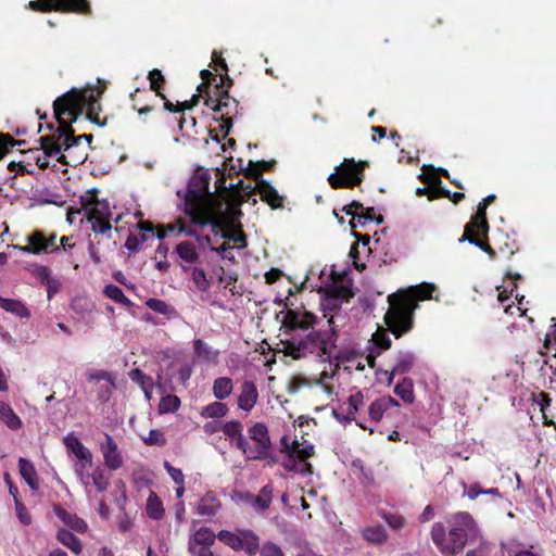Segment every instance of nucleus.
I'll return each instance as SVG.
<instances>
[{
	"label": "nucleus",
	"instance_id": "obj_1",
	"mask_svg": "<svg viewBox=\"0 0 556 556\" xmlns=\"http://www.w3.org/2000/svg\"><path fill=\"white\" fill-rule=\"evenodd\" d=\"M281 319V345L285 354L293 358L313 355L321 361H329V369L325 368L318 380L314 383L323 388L327 394L333 393V387L328 380L336 375L332 368L331 356L336 349L337 331L336 320L339 315H332L328 319V330H309L316 323V317L305 309H287Z\"/></svg>",
	"mask_w": 556,
	"mask_h": 556
},
{
	"label": "nucleus",
	"instance_id": "obj_2",
	"mask_svg": "<svg viewBox=\"0 0 556 556\" xmlns=\"http://www.w3.org/2000/svg\"><path fill=\"white\" fill-rule=\"evenodd\" d=\"M103 89H99L97 94L93 91L72 89L63 96L56 98L53 102L54 115L59 122L55 132L42 136L39 142L43 153L48 156H58V161L63 164H70L66 155L62 151L71 152L78 146V140H86L88 143L92 140V135H80L75 137L71 126L84 110L87 108V115L92 122H98L93 116L99 109L98 100Z\"/></svg>",
	"mask_w": 556,
	"mask_h": 556
},
{
	"label": "nucleus",
	"instance_id": "obj_3",
	"mask_svg": "<svg viewBox=\"0 0 556 556\" xmlns=\"http://www.w3.org/2000/svg\"><path fill=\"white\" fill-rule=\"evenodd\" d=\"M205 176L192 177L185 190H178L185 213L198 225L217 224L222 219L223 203L210 192Z\"/></svg>",
	"mask_w": 556,
	"mask_h": 556
},
{
	"label": "nucleus",
	"instance_id": "obj_4",
	"mask_svg": "<svg viewBox=\"0 0 556 556\" xmlns=\"http://www.w3.org/2000/svg\"><path fill=\"white\" fill-rule=\"evenodd\" d=\"M435 290L433 283L424 282L410 287L407 291H401L389 296L390 307L384 315V321L389 330L400 338L413 328L414 311L417 308L416 301L432 298Z\"/></svg>",
	"mask_w": 556,
	"mask_h": 556
},
{
	"label": "nucleus",
	"instance_id": "obj_5",
	"mask_svg": "<svg viewBox=\"0 0 556 556\" xmlns=\"http://www.w3.org/2000/svg\"><path fill=\"white\" fill-rule=\"evenodd\" d=\"M450 530L443 523L435 522L431 529V539L444 556H455L460 553L468 539L477 534L473 518L465 511L457 513L448 519Z\"/></svg>",
	"mask_w": 556,
	"mask_h": 556
},
{
	"label": "nucleus",
	"instance_id": "obj_6",
	"mask_svg": "<svg viewBox=\"0 0 556 556\" xmlns=\"http://www.w3.org/2000/svg\"><path fill=\"white\" fill-rule=\"evenodd\" d=\"M281 453L286 454V457L281 462V466L287 471H292L301 476L312 473V465L307 459L314 455L313 444L307 441H290L288 437H282Z\"/></svg>",
	"mask_w": 556,
	"mask_h": 556
},
{
	"label": "nucleus",
	"instance_id": "obj_7",
	"mask_svg": "<svg viewBox=\"0 0 556 556\" xmlns=\"http://www.w3.org/2000/svg\"><path fill=\"white\" fill-rule=\"evenodd\" d=\"M248 434L245 446L242 448L245 458L249 460L267 458L271 445L267 427L263 422H255L249 428Z\"/></svg>",
	"mask_w": 556,
	"mask_h": 556
},
{
	"label": "nucleus",
	"instance_id": "obj_8",
	"mask_svg": "<svg viewBox=\"0 0 556 556\" xmlns=\"http://www.w3.org/2000/svg\"><path fill=\"white\" fill-rule=\"evenodd\" d=\"M365 163H356L353 159H344L336 167V173L328 177L332 188H353L362 182Z\"/></svg>",
	"mask_w": 556,
	"mask_h": 556
},
{
	"label": "nucleus",
	"instance_id": "obj_9",
	"mask_svg": "<svg viewBox=\"0 0 556 556\" xmlns=\"http://www.w3.org/2000/svg\"><path fill=\"white\" fill-rule=\"evenodd\" d=\"M217 539L233 551H244L253 556L258 553L260 538L251 530L237 529L235 532L222 530Z\"/></svg>",
	"mask_w": 556,
	"mask_h": 556
},
{
	"label": "nucleus",
	"instance_id": "obj_10",
	"mask_svg": "<svg viewBox=\"0 0 556 556\" xmlns=\"http://www.w3.org/2000/svg\"><path fill=\"white\" fill-rule=\"evenodd\" d=\"M25 245H12V248L34 255L51 254L59 251L56 233L35 230L25 237Z\"/></svg>",
	"mask_w": 556,
	"mask_h": 556
},
{
	"label": "nucleus",
	"instance_id": "obj_11",
	"mask_svg": "<svg viewBox=\"0 0 556 556\" xmlns=\"http://www.w3.org/2000/svg\"><path fill=\"white\" fill-rule=\"evenodd\" d=\"M28 7L43 12L56 10L88 13L90 11L87 0H37L30 1Z\"/></svg>",
	"mask_w": 556,
	"mask_h": 556
},
{
	"label": "nucleus",
	"instance_id": "obj_12",
	"mask_svg": "<svg viewBox=\"0 0 556 556\" xmlns=\"http://www.w3.org/2000/svg\"><path fill=\"white\" fill-rule=\"evenodd\" d=\"M99 447L103 456L104 465L110 470H117L124 465L123 453L109 433H104V439L100 442Z\"/></svg>",
	"mask_w": 556,
	"mask_h": 556
},
{
	"label": "nucleus",
	"instance_id": "obj_13",
	"mask_svg": "<svg viewBox=\"0 0 556 556\" xmlns=\"http://www.w3.org/2000/svg\"><path fill=\"white\" fill-rule=\"evenodd\" d=\"M182 271L189 273L190 281L193 286V291L200 293L201 300H206V294L212 287V279L208 278L204 268L200 266L180 265Z\"/></svg>",
	"mask_w": 556,
	"mask_h": 556
},
{
	"label": "nucleus",
	"instance_id": "obj_14",
	"mask_svg": "<svg viewBox=\"0 0 556 556\" xmlns=\"http://www.w3.org/2000/svg\"><path fill=\"white\" fill-rule=\"evenodd\" d=\"M258 401L257 387L253 381L245 380L240 387L238 407L244 412H251Z\"/></svg>",
	"mask_w": 556,
	"mask_h": 556
},
{
	"label": "nucleus",
	"instance_id": "obj_15",
	"mask_svg": "<svg viewBox=\"0 0 556 556\" xmlns=\"http://www.w3.org/2000/svg\"><path fill=\"white\" fill-rule=\"evenodd\" d=\"M400 406V403L392 396H381L375 400L368 407V416L371 421L378 422L382 419L384 414H388L392 408Z\"/></svg>",
	"mask_w": 556,
	"mask_h": 556
},
{
	"label": "nucleus",
	"instance_id": "obj_16",
	"mask_svg": "<svg viewBox=\"0 0 556 556\" xmlns=\"http://www.w3.org/2000/svg\"><path fill=\"white\" fill-rule=\"evenodd\" d=\"M220 502L213 492L203 495L195 507V513L204 518L214 517L220 509Z\"/></svg>",
	"mask_w": 556,
	"mask_h": 556
},
{
	"label": "nucleus",
	"instance_id": "obj_17",
	"mask_svg": "<svg viewBox=\"0 0 556 556\" xmlns=\"http://www.w3.org/2000/svg\"><path fill=\"white\" fill-rule=\"evenodd\" d=\"M222 430L226 438L235 443L236 447L242 452L245 446V437L242 433L243 426L239 420H230L223 425Z\"/></svg>",
	"mask_w": 556,
	"mask_h": 556
},
{
	"label": "nucleus",
	"instance_id": "obj_18",
	"mask_svg": "<svg viewBox=\"0 0 556 556\" xmlns=\"http://www.w3.org/2000/svg\"><path fill=\"white\" fill-rule=\"evenodd\" d=\"M193 352L195 357L202 363L216 364L218 362L219 351L201 339L193 341Z\"/></svg>",
	"mask_w": 556,
	"mask_h": 556
},
{
	"label": "nucleus",
	"instance_id": "obj_19",
	"mask_svg": "<svg viewBox=\"0 0 556 556\" xmlns=\"http://www.w3.org/2000/svg\"><path fill=\"white\" fill-rule=\"evenodd\" d=\"M175 253L184 262L181 265L191 266L199 262L200 253L194 243L190 241H182L175 248Z\"/></svg>",
	"mask_w": 556,
	"mask_h": 556
},
{
	"label": "nucleus",
	"instance_id": "obj_20",
	"mask_svg": "<svg viewBox=\"0 0 556 556\" xmlns=\"http://www.w3.org/2000/svg\"><path fill=\"white\" fill-rule=\"evenodd\" d=\"M215 539H217V534H215L210 528H200L191 536L189 542V549L191 553H195L194 545H200L201 547L207 548L214 544Z\"/></svg>",
	"mask_w": 556,
	"mask_h": 556
},
{
	"label": "nucleus",
	"instance_id": "obj_21",
	"mask_svg": "<svg viewBox=\"0 0 556 556\" xmlns=\"http://www.w3.org/2000/svg\"><path fill=\"white\" fill-rule=\"evenodd\" d=\"M18 470L22 478L25 480L28 486L31 490L37 491L39 489V483L37 471L35 469L34 464L30 460L21 457L18 459Z\"/></svg>",
	"mask_w": 556,
	"mask_h": 556
},
{
	"label": "nucleus",
	"instance_id": "obj_22",
	"mask_svg": "<svg viewBox=\"0 0 556 556\" xmlns=\"http://www.w3.org/2000/svg\"><path fill=\"white\" fill-rule=\"evenodd\" d=\"M257 191L261 200L268 203L273 208L280 207L282 205V198L278 194L276 189L268 182L262 180L257 185Z\"/></svg>",
	"mask_w": 556,
	"mask_h": 556
},
{
	"label": "nucleus",
	"instance_id": "obj_23",
	"mask_svg": "<svg viewBox=\"0 0 556 556\" xmlns=\"http://www.w3.org/2000/svg\"><path fill=\"white\" fill-rule=\"evenodd\" d=\"M55 515L60 520L64 522L67 527L71 529L77 531V532H85L87 530V523L77 517L75 514H72L64 508L56 506L54 508Z\"/></svg>",
	"mask_w": 556,
	"mask_h": 556
},
{
	"label": "nucleus",
	"instance_id": "obj_24",
	"mask_svg": "<svg viewBox=\"0 0 556 556\" xmlns=\"http://www.w3.org/2000/svg\"><path fill=\"white\" fill-rule=\"evenodd\" d=\"M486 203H479L476 216L466 226V232L477 231L482 235H486L489 230V225L485 218Z\"/></svg>",
	"mask_w": 556,
	"mask_h": 556
},
{
	"label": "nucleus",
	"instance_id": "obj_25",
	"mask_svg": "<svg viewBox=\"0 0 556 556\" xmlns=\"http://www.w3.org/2000/svg\"><path fill=\"white\" fill-rule=\"evenodd\" d=\"M64 444L67 451L75 455L77 459H89L91 452L81 443V441L74 434H67L64 438Z\"/></svg>",
	"mask_w": 556,
	"mask_h": 556
},
{
	"label": "nucleus",
	"instance_id": "obj_26",
	"mask_svg": "<svg viewBox=\"0 0 556 556\" xmlns=\"http://www.w3.org/2000/svg\"><path fill=\"white\" fill-rule=\"evenodd\" d=\"M0 421L3 422L11 430H18L22 428L21 418L13 412L12 407L0 401Z\"/></svg>",
	"mask_w": 556,
	"mask_h": 556
},
{
	"label": "nucleus",
	"instance_id": "obj_27",
	"mask_svg": "<svg viewBox=\"0 0 556 556\" xmlns=\"http://www.w3.org/2000/svg\"><path fill=\"white\" fill-rule=\"evenodd\" d=\"M0 307L20 318H28L30 316L29 309L20 300L0 296Z\"/></svg>",
	"mask_w": 556,
	"mask_h": 556
},
{
	"label": "nucleus",
	"instance_id": "obj_28",
	"mask_svg": "<svg viewBox=\"0 0 556 556\" xmlns=\"http://www.w3.org/2000/svg\"><path fill=\"white\" fill-rule=\"evenodd\" d=\"M230 101H232L233 103L236 102L235 99H230L229 98L227 90H222L219 92V98L218 99H214L212 96H210L207 93V97L205 99V104L208 108H211L213 111L218 112L222 115H225V114L229 113L227 111V108H228Z\"/></svg>",
	"mask_w": 556,
	"mask_h": 556
},
{
	"label": "nucleus",
	"instance_id": "obj_29",
	"mask_svg": "<svg viewBox=\"0 0 556 556\" xmlns=\"http://www.w3.org/2000/svg\"><path fill=\"white\" fill-rule=\"evenodd\" d=\"M232 390H233V382L230 378L219 377L214 380L212 391H213V395L217 400L222 401V400L227 399L232 393Z\"/></svg>",
	"mask_w": 556,
	"mask_h": 556
},
{
	"label": "nucleus",
	"instance_id": "obj_30",
	"mask_svg": "<svg viewBox=\"0 0 556 556\" xmlns=\"http://www.w3.org/2000/svg\"><path fill=\"white\" fill-rule=\"evenodd\" d=\"M362 534L363 538L371 544H383L388 539L387 530L383 526L365 528Z\"/></svg>",
	"mask_w": 556,
	"mask_h": 556
},
{
	"label": "nucleus",
	"instance_id": "obj_31",
	"mask_svg": "<svg viewBox=\"0 0 556 556\" xmlns=\"http://www.w3.org/2000/svg\"><path fill=\"white\" fill-rule=\"evenodd\" d=\"M147 514L150 518L159 520L164 515V507L156 493L151 491L146 505Z\"/></svg>",
	"mask_w": 556,
	"mask_h": 556
},
{
	"label": "nucleus",
	"instance_id": "obj_32",
	"mask_svg": "<svg viewBox=\"0 0 556 556\" xmlns=\"http://www.w3.org/2000/svg\"><path fill=\"white\" fill-rule=\"evenodd\" d=\"M415 355L408 351H401L396 356L394 372L405 374L412 369L415 364Z\"/></svg>",
	"mask_w": 556,
	"mask_h": 556
},
{
	"label": "nucleus",
	"instance_id": "obj_33",
	"mask_svg": "<svg viewBox=\"0 0 556 556\" xmlns=\"http://www.w3.org/2000/svg\"><path fill=\"white\" fill-rule=\"evenodd\" d=\"M56 538L64 546L68 547L75 554L80 553L83 547L81 542L68 530H59Z\"/></svg>",
	"mask_w": 556,
	"mask_h": 556
},
{
	"label": "nucleus",
	"instance_id": "obj_34",
	"mask_svg": "<svg viewBox=\"0 0 556 556\" xmlns=\"http://www.w3.org/2000/svg\"><path fill=\"white\" fill-rule=\"evenodd\" d=\"M34 276L40 280L41 283L46 285L48 288V296L51 298V283L58 285V280L51 276V270L49 267L43 265H35L33 268Z\"/></svg>",
	"mask_w": 556,
	"mask_h": 556
},
{
	"label": "nucleus",
	"instance_id": "obj_35",
	"mask_svg": "<svg viewBox=\"0 0 556 556\" xmlns=\"http://www.w3.org/2000/svg\"><path fill=\"white\" fill-rule=\"evenodd\" d=\"M227 413V405L217 401L204 406L201 410V416L204 418H220L226 416Z\"/></svg>",
	"mask_w": 556,
	"mask_h": 556
},
{
	"label": "nucleus",
	"instance_id": "obj_36",
	"mask_svg": "<svg viewBox=\"0 0 556 556\" xmlns=\"http://www.w3.org/2000/svg\"><path fill=\"white\" fill-rule=\"evenodd\" d=\"M394 393L406 403L414 402L413 381L409 378H404L402 382L397 383L394 388Z\"/></svg>",
	"mask_w": 556,
	"mask_h": 556
},
{
	"label": "nucleus",
	"instance_id": "obj_37",
	"mask_svg": "<svg viewBox=\"0 0 556 556\" xmlns=\"http://www.w3.org/2000/svg\"><path fill=\"white\" fill-rule=\"evenodd\" d=\"M109 484L110 477L106 475L105 470L101 467L94 468L91 472V485H93L98 492H104Z\"/></svg>",
	"mask_w": 556,
	"mask_h": 556
},
{
	"label": "nucleus",
	"instance_id": "obj_38",
	"mask_svg": "<svg viewBox=\"0 0 556 556\" xmlns=\"http://www.w3.org/2000/svg\"><path fill=\"white\" fill-rule=\"evenodd\" d=\"M104 294L116 303L123 304L126 307L132 305L131 301L124 294L123 290L115 285H108L104 288Z\"/></svg>",
	"mask_w": 556,
	"mask_h": 556
},
{
	"label": "nucleus",
	"instance_id": "obj_39",
	"mask_svg": "<svg viewBox=\"0 0 556 556\" xmlns=\"http://www.w3.org/2000/svg\"><path fill=\"white\" fill-rule=\"evenodd\" d=\"M87 216L89 220L109 218L111 216V212L108 202H94L89 208Z\"/></svg>",
	"mask_w": 556,
	"mask_h": 556
},
{
	"label": "nucleus",
	"instance_id": "obj_40",
	"mask_svg": "<svg viewBox=\"0 0 556 556\" xmlns=\"http://www.w3.org/2000/svg\"><path fill=\"white\" fill-rule=\"evenodd\" d=\"M146 305L153 312L161 315L170 316L175 313L173 306L160 299L151 298L146 302Z\"/></svg>",
	"mask_w": 556,
	"mask_h": 556
},
{
	"label": "nucleus",
	"instance_id": "obj_41",
	"mask_svg": "<svg viewBox=\"0 0 556 556\" xmlns=\"http://www.w3.org/2000/svg\"><path fill=\"white\" fill-rule=\"evenodd\" d=\"M180 406V400L176 395H165L161 399L159 405L160 414H168L176 412Z\"/></svg>",
	"mask_w": 556,
	"mask_h": 556
},
{
	"label": "nucleus",
	"instance_id": "obj_42",
	"mask_svg": "<svg viewBox=\"0 0 556 556\" xmlns=\"http://www.w3.org/2000/svg\"><path fill=\"white\" fill-rule=\"evenodd\" d=\"M480 232H477L476 235L473 233V231H469L468 233L465 231V233L463 235V237L459 239V242H464L465 240H468L470 243L475 244L476 247L482 249L483 251H485L491 257H494L495 256V252L492 250V248L484 243L483 241L479 240L477 238V235H479Z\"/></svg>",
	"mask_w": 556,
	"mask_h": 556
},
{
	"label": "nucleus",
	"instance_id": "obj_43",
	"mask_svg": "<svg viewBox=\"0 0 556 556\" xmlns=\"http://www.w3.org/2000/svg\"><path fill=\"white\" fill-rule=\"evenodd\" d=\"M271 503V488L265 485L262 488L260 494L255 497L254 504L260 509H266Z\"/></svg>",
	"mask_w": 556,
	"mask_h": 556
},
{
	"label": "nucleus",
	"instance_id": "obj_44",
	"mask_svg": "<svg viewBox=\"0 0 556 556\" xmlns=\"http://www.w3.org/2000/svg\"><path fill=\"white\" fill-rule=\"evenodd\" d=\"M364 406V395L361 391L351 394L348 399V409L350 415H355Z\"/></svg>",
	"mask_w": 556,
	"mask_h": 556
},
{
	"label": "nucleus",
	"instance_id": "obj_45",
	"mask_svg": "<svg viewBox=\"0 0 556 556\" xmlns=\"http://www.w3.org/2000/svg\"><path fill=\"white\" fill-rule=\"evenodd\" d=\"M129 377L134 382L138 383L141 389H147L149 386H153L152 379L140 369H132L129 372Z\"/></svg>",
	"mask_w": 556,
	"mask_h": 556
},
{
	"label": "nucleus",
	"instance_id": "obj_46",
	"mask_svg": "<svg viewBox=\"0 0 556 556\" xmlns=\"http://www.w3.org/2000/svg\"><path fill=\"white\" fill-rule=\"evenodd\" d=\"M258 552L261 553V556H285L281 548L273 543V542H266L260 546Z\"/></svg>",
	"mask_w": 556,
	"mask_h": 556
},
{
	"label": "nucleus",
	"instance_id": "obj_47",
	"mask_svg": "<svg viewBox=\"0 0 556 556\" xmlns=\"http://www.w3.org/2000/svg\"><path fill=\"white\" fill-rule=\"evenodd\" d=\"M148 444L164 445L166 443L164 433L159 429L150 430L148 437L144 439Z\"/></svg>",
	"mask_w": 556,
	"mask_h": 556
},
{
	"label": "nucleus",
	"instance_id": "obj_48",
	"mask_svg": "<svg viewBox=\"0 0 556 556\" xmlns=\"http://www.w3.org/2000/svg\"><path fill=\"white\" fill-rule=\"evenodd\" d=\"M164 467L176 484H184L185 477L180 469L173 467L168 462L164 463Z\"/></svg>",
	"mask_w": 556,
	"mask_h": 556
},
{
	"label": "nucleus",
	"instance_id": "obj_49",
	"mask_svg": "<svg viewBox=\"0 0 556 556\" xmlns=\"http://www.w3.org/2000/svg\"><path fill=\"white\" fill-rule=\"evenodd\" d=\"M15 508H16V515H17V518L20 519V521L23 525H29L31 522V517H30V514L28 513L27 508L18 501H16Z\"/></svg>",
	"mask_w": 556,
	"mask_h": 556
},
{
	"label": "nucleus",
	"instance_id": "obj_50",
	"mask_svg": "<svg viewBox=\"0 0 556 556\" xmlns=\"http://www.w3.org/2000/svg\"><path fill=\"white\" fill-rule=\"evenodd\" d=\"M89 222L91 223L92 230L94 232L105 233L106 231L111 230V224L109 223L108 218L93 219Z\"/></svg>",
	"mask_w": 556,
	"mask_h": 556
},
{
	"label": "nucleus",
	"instance_id": "obj_51",
	"mask_svg": "<svg viewBox=\"0 0 556 556\" xmlns=\"http://www.w3.org/2000/svg\"><path fill=\"white\" fill-rule=\"evenodd\" d=\"M16 142L9 135H0V159H2Z\"/></svg>",
	"mask_w": 556,
	"mask_h": 556
},
{
	"label": "nucleus",
	"instance_id": "obj_52",
	"mask_svg": "<svg viewBox=\"0 0 556 556\" xmlns=\"http://www.w3.org/2000/svg\"><path fill=\"white\" fill-rule=\"evenodd\" d=\"M92 465V455H89V459H77L74 465V470L77 477H83L87 472L88 468Z\"/></svg>",
	"mask_w": 556,
	"mask_h": 556
},
{
	"label": "nucleus",
	"instance_id": "obj_53",
	"mask_svg": "<svg viewBox=\"0 0 556 556\" xmlns=\"http://www.w3.org/2000/svg\"><path fill=\"white\" fill-rule=\"evenodd\" d=\"M374 341L375 344L382 350H388L391 346V339L382 332H376L374 334Z\"/></svg>",
	"mask_w": 556,
	"mask_h": 556
},
{
	"label": "nucleus",
	"instance_id": "obj_54",
	"mask_svg": "<svg viewBox=\"0 0 556 556\" xmlns=\"http://www.w3.org/2000/svg\"><path fill=\"white\" fill-rule=\"evenodd\" d=\"M228 240L232 241L236 244H239L240 248L245 247V237L241 231H231L224 236Z\"/></svg>",
	"mask_w": 556,
	"mask_h": 556
},
{
	"label": "nucleus",
	"instance_id": "obj_55",
	"mask_svg": "<svg viewBox=\"0 0 556 556\" xmlns=\"http://www.w3.org/2000/svg\"><path fill=\"white\" fill-rule=\"evenodd\" d=\"M149 79H150L151 88L153 90H157L159 84L164 80V77H163L161 71L154 68L149 73Z\"/></svg>",
	"mask_w": 556,
	"mask_h": 556
},
{
	"label": "nucleus",
	"instance_id": "obj_56",
	"mask_svg": "<svg viewBox=\"0 0 556 556\" xmlns=\"http://www.w3.org/2000/svg\"><path fill=\"white\" fill-rule=\"evenodd\" d=\"M212 250L218 253L224 260L235 261V255L231 252V247L225 243L218 248H213Z\"/></svg>",
	"mask_w": 556,
	"mask_h": 556
},
{
	"label": "nucleus",
	"instance_id": "obj_57",
	"mask_svg": "<svg viewBox=\"0 0 556 556\" xmlns=\"http://www.w3.org/2000/svg\"><path fill=\"white\" fill-rule=\"evenodd\" d=\"M387 523L393 529H400L404 526L405 520L399 515H389L384 517Z\"/></svg>",
	"mask_w": 556,
	"mask_h": 556
},
{
	"label": "nucleus",
	"instance_id": "obj_58",
	"mask_svg": "<svg viewBox=\"0 0 556 556\" xmlns=\"http://www.w3.org/2000/svg\"><path fill=\"white\" fill-rule=\"evenodd\" d=\"M313 383L311 382V380L308 378H306V377H303V376H298V377H294L292 379V389H293V391H298V390H300L303 387H309Z\"/></svg>",
	"mask_w": 556,
	"mask_h": 556
},
{
	"label": "nucleus",
	"instance_id": "obj_59",
	"mask_svg": "<svg viewBox=\"0 0 556 556\" xmlns=\"http://www.w3.org/2000/svg\"><path fill=\"white\" fill-rule=\"evenodd\" d=\"M544 348L556 349V324L553 325V330L546 333L544 340Z\"/></svg>",
	"mask_w": 556,
	"mask_h": 556
},
{
	"label": "nucleus",
	"instance_id": "obj_60",
	"mask_svg": "<svg viewBox=\"0 0 556 556\" xmlns=\"http://www.w3.org/2000/svg\"><path fill=\"white\" fill-rule=\"evenodd\" d=\"M141 243L142 242L137 237L129 236L125 242V248L131 252H137L140 249Z\"/></svg>",
	"mask_w": 556,
	"mask_h": 556
},
{
	"label": "nucleus",
	"instance_id": "obj_61",
	"mask_svg": "<svg viewBox=\"0 0 556 556\" xmlns=\"http://www.w3.org/2000/svg\"><path fill=\"white\" fill-rule=\"evenodd\" d=\"M191 374H192V369L188 364L182 365L178 369V378L184 383L190 379Z\"/></svg>",
	"mask_w": 556,
	"mask_h": 556
},
{
	"label": "nucleus",
	"instance_id": "obj_62",
	"mask_svg": "<svg viewBox=\"0 0 556 556\" xmlns=\"http://www.w3.org/2000/svg\"><path fill=\"white\" fill-rule=\"evenodd\" d=\"M374 218L375 217H374V208L372 207L364 208L363 213L357 214L358 222L364 220V223H367V222L374 220Z\"/></svg>",
	"mask_w": 556,
	"mask_h": 556
},
{
	"label": "nucleus",
	"instance_id": "obj_63",
	"mask_svg": "<svg viewBox=\"0 0 556 556\" xmlns=\"http://www.w3.org/2000/svg\"><path fill=\"white\" fill-rule=\"evenodd\" d=\"M348 215H353V214H356L355 212L358 211V210H364L363 207V204L357 202V201H353L351 202L349 205H345L343 208H342Z\"/></svg>",
	"mask_w": 556,
	"mask_h": 556
},
{
	"label": "nucleus",
	"instance_id": "obj_64",
	"mask_svg": "<svg viewBox=\"0 0 556 556\" xmlns=\"http://www.w3.org/2000/svg\"><path fill=\"white\" fill-rule=\"evenodd\" d=\"M466 494L470 500H475L480 494H483V490L481 489V486L479 484L475 483L469 486Z\"/></svg>",
	"mask_w": 556,
	"mask_h": 556
}]
</instances>
